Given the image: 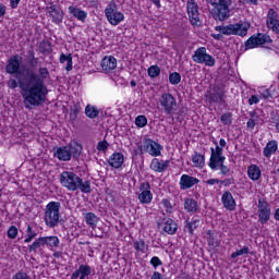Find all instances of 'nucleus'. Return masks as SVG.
<instances>
[{"label":"nucleus","mask_w":279,"mask_h":279,"mask_svg":"<svg viewBox=\"0 0 279 279\" xmlns=\"http://www.w3.org/2000/svg\"><path fill=\"white\" fill-rule=\"evenodd\" d=\"M49 77V69L39 66L38 73L32 69H27L19 81L10 78L7 83L8 88H21L22 97L24 99L25 108L29 109L31 106L38 108L47 101L49 88L45 84V80Z\"/></svg>","instance_id":"nucleus-1"},{"label":"nucleus","mask_w":279,"mask_h":279,"mask_svg":"<svg viewBox=\"0 0 279 279\" xmlns=\"http://www.w3.org/2000/svg\"><path fill=\"white\" fill-rule=\"evenodd\" d=\"M60 183L68 191H81V193H90V181H83L75 172L63 171L60 174Z\"/></svg>","instance_id":"nucleus-2"},{"label":"nucleus","mask_w":279,"mask_h":279,"mask_svg":"<svg viewBox=\"0 0 279 279\" xmlns=\"http://www.w3.org/2000/svg\"><path fill=\"white\" fill-rule=\"evenodd\" d=\"M208 5H211L209 12L215 21H228L230 19V5L232 0H206Z\"/></svg>","instance_id":"nucleus-3"},{"label":"nucleus","mask_w":279,"mask_h":279,"mask_svg":"<svg viewBox=\"0 0 279 279\" xmlns=\"http://www.w3.org/2000/svg\"><path fill=\"white\" fill-rule=\"evenodd\" d=\"M250 27H252V24L248 22H239L235 24L217 26L216 31L225 36H240L241 38H245L247 32H250Z\"/></svg>","instance_id":"nucleus-4"},{"label":"nucleus","mask_w":279,"mask_h":279,"mask_svg":"<svg viewBox=\"0 0 279 279\" xmlns=\"http://www.w3.org/2000/svg\"><path fill=\"white\" fill-rule=\"evenodd\" d=\"M82 145L77 143H73L68 146H61L54 151V158H58V160L63 162H69L71 158H80V156H82Z\"/></svg>","instance_id":"nucleus-5"},{"label":"nucleus","mask_w":279,"mask_h":279,"mask_svg":"<svg viewBox=\"0 0 279 279\" xmlns=\"http://www.w3.org/2000/svg\"><path fill=\"white\" fill-rule=\"evenodd\" d=\"M60 202H50L45 209V223L48 228H56L60 223Z\"/></svg>","instance_id":"nucleus-6"},{"label":"nucleus","mask_w":279,"mask_h":279,"mask_svg":"<svg viewBox=\"0 0 279 279\" xmlns=\"http://www.w3.org/2000/svg\"><path fill=\"white\" fill-rule=\"evenodd\" d=\"M159 104L161 106V112L167 114V117H173L178 114V100L170 93H165L159 98Z\"/></svg>","instance_id":"nucleus-7"},{"label":"nucleus","mask_w":279,"mask_h":279,"mask_svg":"<svg viewBox=\"0 0 279 279\" xmlns=\"http://www.w3.org/2000/svg\"><path fill=\"white\" fill-rule=\"evenodd\" d=\"M105 15L107 16V21H109L110 25H119V23H122V21L125 20V15L119 12L117 2L114 1L109 2L105 9Z\"/></svg>","instance_id":"nucleus-8"},{"label":"nucleus","mask_w":279,"mask_h":279,"mask_svg":"<svg viewBox=\"0 0 279 279\" xmlns=\"http://www.w3.org/2000/svg\"><path fill=\"white\" fill-rule=\"evenodd\" d=\"M193 62L196 64H205V66H215V59L206 51V47L197 48L192 56Z\"/></svg>","instance_id":"nucleus-9"},{"label":"nucleus","mask_w":279,"mask_h":279,"mask_svg":"<svg viewBox=\"0 0 279 279\" xmlns=\"http://www.w3.org/2000/svg\"><path fill=\"white\" fill-rule=\"evenodd\" d=\"M215 145L216 149L210 148L211 155L209 159V167L214 171L217 170V167H219V165L226 162V157L223 156V148L219 147V144L217 142H215Z\"/></svg>","instance_id":"nucleus-10"},{"label":"nucleus","mask_w":279,"mask_h":279,"mask_svg":"<svg viewBox=\"0 0 279 279\" xmlns=\"http://www.w3.org/2000/svg\"><path fill=\"white\" fill-rule=\"evenodd\" d=\"M186 10L191 24L194 27L199 26V5L195 0H187Z\"/></svg>","instance_id":"nucleus-11"},{"label":"nucleus","mask_w":279,"mask_h":279,"mask_svg":"<svg viewBox=\"0 0 279 279\" xmlns=\"http://www.w3.org/2000/svg\"><path fill=\"white\" fill-rule=\"evenodd\" d=\"M23 63V57L19 54L12 56L5 65V72L9 75H15V73H21V64Z\"/></svg>","instance_id":"nucleus-12"},{"label":"nucleus","mask_w":279,"mask_h":279,"mask_svg":"<svg viewBox=\"0 0 279 279\" xmlns=\"http://www.w3.org/2000/svg\"><path fill=\"white\" fill-rule=\"evenodd\" d=\"M257 208L260 223H267L271 217V207L269 206V203H267V201L259 199Z\"/></svg>","instance_id":"nucleus-13"},{"label":"nucleus","mask_w":279,"mask_h":279,"mask_svg":"<svg viewBox=\"0 0 279 279\" xmlns=\"http://www.w3.org/2000/svg\"><path fill=\"white\" fill-rule=\"evenodd\" d=\"M140 195L138 199L141 204H151V199H154V194H151V185L149 182H144L140 186Z\"/></svg>","instance_id":"nucleus-14"},{"label":"nucleus","mask_w":279,"mask_h":279,"mask_svg":"<svg viewBox=\"0 0 279 279\" xmlns=\"http://www.w3.org/2000/svg\"><path fill=\"white\" fill-rule=\"evenodd\" d=\"M266 25L268 29L275 34H279V19L278 13L274 9H269L266 16Z\"/></svg>","instance_id":"nucleus-15"},{"label":"nucleus","mask_w":279,"mask_h":279,"mask_svg":"<svg viewBox=\"0 0 279 279\" xmlns=\"http://www.w3.org/2000/svg\"><path fill=\"white\" fill-rule=\"evenodd\" d=\"M47 14L51 19L52 23L56 25H60L62 21H64V12L58 9L54 4H50L47 7Z\"/></svg>","instance_id":"nucleus-16"},{"label":"nucleus","mask_w":279,"mask_h":279,"mask_svg":"<svg viewBox=\"0 0 279 279\" xmlns=\"http://www.w3.org/2000/svg\"><path fill=\"white\" fill-rule=\"evenodd\" d=\"M144 149L150 156H160V151H162V146L158 144V142H154V140L148 138L144 142Z\"/></svg>","instance_id":"nucleus-17"},{"label":"nucleus","mask_w":279,"mask_h":279,"mask_svg":"<svg viewBox=\"0 0 279 279\" xmlns=\"http://www.w3.org/2000/svg\"><path fill=\"white\" fill-rule=\"evenodd\" d=\"M180 189L181 191H186L187 189H193L195 184H199V179L191 177L189 174H183L180 179Z\"/></svg>","instance_id":"nucleus-18"},{"label":"nucleus","mask_w":279,"mask_h":279,"mask_svg":"<svg viewBox=\"0 0 279 279\" xmlns=\"http://www.w3.org/2000/svg\"><path fill=\"white\" fill-rule=\"evenodd\" d=\"M90 274H93V268L89 265L82 264L78 266V269L71 275V279H86Z\"/></svg>","instance_id":"nucleus-19"},{"label":"nucleus","mask_w":279,"mask_h":279,"mask_svg":"<svg viewBox=\"0 0 279 279\" xmlns=\"http://www.w3.org/2000/svg\"><path fill=\"white\" fill-rule=\"evenodd\" d=\"M213 90L214 92L209 94V101L211 104H225L223 95H226V92H223V87L216 85Z\"/></svg>","instance_id":"nucleus-20"},{"label":"nucleus","mask_w":279,"mask_h":279,"mask_svg":"<svg viewBox=\"0 0 279 279\" xmlns=\"http://www.w3.org/2000/svg\"><path fill=\"white\" fill-rule=\"evenodd\" d=\"M221 202L223 207L227 210H235L236 209V201H234V196L230 191H226L221 196Z\"/></svg>","instance_id":"nucleus-21"},{"label":"nucleus","mask_w":279,"mask_h":279,"mask_svg":"<svg viewBox=\"0 0 279 279\" xmlns=\"http://www.w3.org/2000/svg\"><path fill=\"white\" fill-rule=\"evenodd\" d=\"M159 226L167 234H175L178 232V223L171 218H165Z\"/></svg>","instance_id":"nucleus-22"},{"label":"nucleus","mask_w":279,"mask_h":279,"mask_svg":"<svg viewBox=\"0 0 279 279\" xmlns=\"http://www.w3.org/2000/svg\"><path fill=\"white\" fill-rule=\"evenodd\" d=\"M150 169L157 173H162L169 169V160H159L158 158H154L150 163Z\"/></svg>","instance_id":"nucleus-23"},{"label":"nucleus","mask_w":279,"mask_h":279,"mask_svg":"<svg viewBox=\"0 0 279 279\" xmlns=\"http://www.w3.org/2000/svg\"><path fill=\"white\" fill-rule=\"evenodd\" d=\"M68 10L74 19L81 21V23H86V19L88 17V13H86V11L73 5H70Z\"/></svg>","instance_id":"nucleus-24"},{"label":"nucleus","mask_w":279,"mask_h":279,"mask_svg":"<svg viewBox=\"0 0 279 279\" xmlns=\"http://www.w3.org/2000/svg\"><path fill=\"white\" fill-rule=\"evenodd\" d=\"M101 69L106 71V73L114 71V69H117V59L112 56L105 57L101 61Z\"/></svg>","instance_id":"nucleus-25"},{"label":"nucleus","mask_w":279,"mask_h":279,"mask_svg":"<svg viewBox=\"0 0 279 279\" xmlns=\"http://www.w3.org/2000/svg\"><path fill=\"white\" fill-rule=\"evenodd\" d=\"M125 160V157L121 153H113L109 157V165L110 167H113V169H121L123 167V162Z\"/></svg>","instance_id":"nucleus-26"},{"label":"nucleus","mask_w":279,"mask_h":279,"mask_svg":"<svg viewBox=\"0 0 279 279\" xmlns=\"http://www.w3.org/2000/svg\"><path fill=\"white\" fill-rule=\"evenodd\" d=\"M276 151H278V142L276 140H272L266 144L263 154L265 158H271V156H274Z\"/></svg>","instance_id":"nucleus-27"},{"label":"nucleus","mask_w":279,"mask_h":279,"mask_svg":"<svg viewBox=\"0 0 279 279\" xmlns=\"http://www.w3.org/2000/svg\"><path fill=\"white\" fill-rule=\"evenodd\" d=\"M45 247V239L44 236L41 238H37L31 245H28V252L32 253H36V252H41L43 253V248Z\"/></svg>","instance_id":"nucleus-28"},{"label":"nucleus","mask_w":279,"mask_h":279,"mask_svg":"<svg viewBox=\"0 0 279 279\" xmlns=\"http://www.w3.org/2000/svg\"><path fill=\"white\" fill-rule=\"evenodd\" d=\"M247 175L253 182L260 180V168L256 165L248 166Z\"/></svg>","instance_id":"nucleus-29"},{"label":"nucleus","mask_w":279,"mask_h":279,"mask_svg":"<svg viewBox=\"0 0 279 279\" xmlns=\"http://www.w3.org/2000/svg\"><path fill=\"white\" fill-rule=\"evenodd\" d=\"M59 62H60V64H64V62H66L65 70L73 71V56L71 53H69L66 56V54H64V52H61Z\"/></svg>","instance_id":"nucleus-30"},{"label":"nucleus","mask_w":279,"mask_h":279,"mask_svg":"<svg viewBox=\"0 0 279 279\" xmlns=\"http://www.w3.org/2000/svg\"><path fill=\"white\" fill-rule=\"evenodd\" d=\"M199 206L197 205V201L194 198H185L184 199V209L186 213H196Z\"/></svg>","instance_id":"nucleus-31"},{"label":"nucleus","mask_w":279,"mask_h":279,"mask_svg":"<svg viewBox=\"0 0 279 279\" xmlns=\"http://www.w3.org/2000/svg\"><path fill=\"white\" fill-rule=\"evenodd\" d=\"M45 247H58L60 245V239L56 235L44 236Z\"/></svg>","instance_id":"nucleus-32"},{"label":"nucleus","mask_w":279,"mask_h":279,"mask_svg":"<svg viewBox=\"0 0 279 279\" xmlns=\"http://www.w3.org/2000/svg\"><path fill=\"white\" fill-rule=\"evenodd\" d=\"M85 221L93 230H95V228H97V223H99V217L93 213H87L85 215Z\"/></svg>","instance_id":"nucleus-33"},{"label":"nucleus","mask_w":279,"mask_h":279,"mask_svg":"<svg viewBox=\"0 0 279 279\" xmlns=\"http://www.w3.org/2000/svg\"><path fill=\"white\" fill-rule=\"evenodd\" d=\"M36 236H38V232L34 230L32 225H27L24 243H32Z\"/></svg>","instance_id":"nucleus-34"},{"label":"nucleus","mask_w":279,"mask_h":279,"mask_svg":"<svg viewBox=\"0 0 279 279\" xmlns=\"http://www.w3.org/2000/svg\"><path fill=\"white\" fill-rule=\"evenodd\" d=\"M192 162L194 167L202 168L204 167V165H206V158L204 157V155L195 153L192 157Z\"/></svg>","instance_id":"nucleus-35"},{"label":"nucleus","mask_w":279,"mask_h":279,"mask_svg":"<svg viewBox=\"0 0 279 279\" xmlns=\"http://www.w3.org/2000/svg\"><path fill=\"white\" fill-rule=\"evenodd\" d=\"M85 114L88 119H97L99 117V109L95 106L87 105L85 107Z\"/></svg>","instance_id":"nucleus-36"},{"label":"nucleus","mask_w":279,"mask_h":279,"mask_svg":"<svg viewBox=\"0 0 279 279\" xmlns=\"http://www.w3.org/2000/svg\"><path fill=\"white\" fill-rule=\"evenodd\" d=\"M255 40H257V45L259 47L260 45H267V43H274L269 35L263 33H258L257 35H255Z\"/></svg>","instance_id":"nucleus-37"},{"label":"nucleus","mask_w":279,"mask_h":279,"mask_svg":"<svg viewBox=\"0 0 279 279\" xmlns=\"http://www.w3.org/2000/svg\"><path fill=\"white\" fill-rule=\"evenodd\" d=\"M199 223H201L199 219L192 220L191 222L186 221L185 230H187L190 234H193V232H195V230L199 228Z\"/></svg>","instance_id":"nucleus-38"},{"label":"nucleus","mask_w":279,"mask_h":279,"mask_svg":"<svg viewBox=\"0 0 279 279\" xmlns=\"http://www.w3.org/2000/svg\"><path fill=\"white\" fill-rule=\"evenodd\" d=\"M134 250L141 252V254H145L147 252V244H145V240L135 241L133 243Z\"/></svg>","instance_id":"nucleus-39"},{"label":"nucleus","mask_w":279,"mask_h":279,"mask_svg":"<svg viewBox=\"0 0 279 279\" xmlns=\"http://www.w3.org/2000/svg\"><path fill=\"white\" fill-rule=\"evenodd\" d=\"M245 49H256L258 41L256 40V35L251 36L244 44Z\"/></svg>","instance_id":"nucleus-40"},{"label":"nucleus","mask_w":279,"mask_h":279,"mask_svg":"<svg viewBox=\"0 0 279 279\" xmlns=\"http://www.w3.org/2000/svg\"><path fill=\"white\" fill-rule=\"evenodd\" d=\"M169 82L173 86H177V84H180L182 82V76L178 72H173L169 75Z\"/></svg>","instance_id":"nucleus-41"},{"label":"nucleus","mask_w":279,"mask_h":279,"mask_svg":"<svg viewBox=\"0 0 279 279\" xmlns=\"http://www.w3.org/2000/svg\"><path fill=\"white\" fill-rule=\"evenodd\" d=\"M40 52L44 54L51 53V43L49 41H41L39 45Z\"/></svg>","instance_id":"nucleus-42"},{"label":"nucleus","mask_w":279,"mask_h":279,"mask_svg":"<svg viewBox=\"0 0 279 279\" xmlns=\"http://www.w3.org/2000/svg\"><path fill=\"white\" fill-rule=\"evenodd\" d=\"M220 121L223 125H232V113L227 112L220 117Z\"/></svg>","instance_id":"nucleus-43"},{"label":"nucleus","mask_w":279,"mask_h":279,"mask_svg":"<svg viewBox=\"0 0 279 279\" xmlns=\"http://www.w3.org/2000/svg\"><path fill=\"white\" fill-rule=\"evenodd\" d=\"M147 73L149 77H158L160 75V68L158 65H151L148 68Z\"/></svg>","instance_id":"nucleus-44"},{"label":"nucleus","mask_w":279,"mask_h":279,"mask_svg":"<svg viewBox=\"0 0 279 279\" xmlns=\"http://www.w3.org/2000/svg\"><path fill=\"white\" fill-rule=\"evenodd\" d=\"M245 254H250V247L243 246V248L238 250L231 254V258H238V256H243Z\"/></svg>","instance_id":"nucleus-45"},{"label":"nucleus","mask_w":279,"mask_h":279,"mask_svg":"<svg viewBox=\"0 0 279 279\" xmlns=\"http://www.w3.org/2000/svg\"><path fill=\"white\" fill-rule=\"evenodd\" d=\"M135 125L137 128H145V125H147V117L145 116H138L136 119H135Z\"/></svg>","instance_id":"nucleus-46"},{"label":"nucleus","mask_w":279,"mask_h":279,"mask_svg":"<svg viewBox=\"0 0 279 279\" xmlns=\"http://www.w3.org/2000/svg\"><path fill=\"white\" fill-rule=\"evenodd\" d=\"M9 239H16L19 236V229L14 226H11L7 232Z\"/></svg>","instance_id":"nucleus-47"},{"label":"nucleus","mask_w":279,"mask_h":279,"mask_svg":"<svg viewBox=\"0 0 279 279\" xmlns=\"http://www.w3.org/2000/svg\"><path fill=\"white\" fill-rule=\"evenodd\" d=\"M28 63L31 66H36V64H38V58H36L34 50L28 51Z\"/></svg>","instance_id":"nucleus-48"},{"label":"nucleus","mask_w":279,"mask_h":279,"mask_svg":"<svg viewBox=\"0 0 279 279\" xmlns=\"http://www.w3.org/2000/svg\"><path fill=\"white\" fill-rule=\"evenodd\" d=\"M150 265L154 267V269H158V267H162V260H160V257L154 256L150 259Z\"/></svg>","instance_id":"nucleus-49"},{"label":"nucleus","mask_w":279,"mask_h":279,"mask_svg":"<svg viewBox=\"0 0 279 279\" xmlns=\"http://www.w3.org/2000/svg\"><path fill=\"white\" fill-rule=\"evenodd\" d=\"M108 147H110V144H108V142L106 140L98 142L97 145V150L98 151H106V149H108Z\"/></svg>","instance_id":"nucleus-50"},{"label":"nucleus","mask_w":279,"mask_h":279,"mask_svg":"<svg viewBox=\"0 0 279 279\" xmlns=\"http://www.w3.org/2000/svg\"><path fill=\"white\" fill-rule=\"evenodd\" d=\"M208 245L215 250V247H219V241L215 240V238L213 235H210L208 239Z\"/></svg>","instance_id":"nucleus-51"},{"label":"nucleus","mask_w":279,"mask_h":279,"mask_svg":"<svg viewBox=\"0 0 279 279\" xmlns=\"http://www.w3.org/2000/svg\"><path fill=\"white\" fill-rule=\"evenodd\" d=\"M260 101V97H258V95H252L248 98V106H254L256 104H258Z\"/></svg>","instance_id":"nucleus-52"},{"label":"nucleus","mask_w":279,"mask_h":279,"mask_svg":"<svg viewBox=\"0 0 279 279\" xmlns=\"http://www.w3.org/2000/svg\"><path fill=\"white\" fill-rule=\"evenodd\" d=\"M12 279H29V275H27V272L19 271L12 277Z\"/></svg>","instance_id":"nucleus-53"},{"label":"nucleus","mask_w":279,"mask_h":279,"mask_svg":"<svg viewBox=\"0 0 279 279\" xmlns=\"http://www.w3.org/2000/svg\"><path fill=\"white\" fill-rule=\"evenodd\" d=\"M218 167H220V173L222 175H229L230 174V168H228V166L220 163L218 165Z\"/></svg>","instance_id":"nucleus-54"},{"label":"nucleus","mask_w":279,"mask_h":279,"mask_svg":"<svg viewBox=\"0 0 279 279\" xmlns=\"http://www.w3.org/2000/svg\"><path fill=\"white\" fill-rule=\"evenodd\" d=\"M220 184H222L223 186H230L234 184V178L225 179L222 181L220 180Z\"/></svg>","instance_id":"nucleus-55"},{"label":"nucleus","mask_w":279,"mask_h":279,"mask_svg":"<svg viewBox=\"0 0 279 279\" xmlns=\"http://www.w3.org/2000/svg\"><path fill=\"white\" fill-rule=\"evenodd\" d=\"M260 96L263 97V99H271V93L269 92V89H264L263 92H260Z\"/></svg>","instance_id":"nucleus-56"},{"label":"nucleus","mask_w":279,"mask_h":279,"mask_svg":"<svg viewBox=\"0 0 279 279\" xmlns=\"http://www.w3.org/2000/svg\"><path fill=\"white\" fill-rule=\"evenodd\" d=\"M80 107H74L72 110H71V117L72 119H77V116L80 114Z\"/></svg>","instance_id":"nucleus-57"},{"label":"nucleus","mask_w":279,"mask_h":279,"mask_svg":"<svg viewBox=\"0 0 279 279\" xmlns=\"http://www.w3.org/2000/svg\"><path fill=\"white\" fill-rule=\"evenodd\" d=\"M19 3H21V0H10V7L12 10H16L19 8Z\"/></svg>","instance_id":"nucleus-58"},{"label":"nucleus","mask_w":279,"mask_h":279,"mask_svg":"<svg viewBox=\"0 0 279 279\" xmlns=\"http://www.w3.org/2000/svg\"><path fill=\"white\" fill-rule=\"evenodd\" d=\"M246 125H247V128H250V130H254V128H256V120L250 119V120L246 122Z\"/></svg>","instance_id":"nucleus-59"},{"label":"nucleus","mask_w":279,"mask_h":279,"mask_svg":"<svg viewBox=\"0 0 279 279\" xmlns=\"http://www.w3.org/2000/svg\"><path fill=\"white\" fill-rule=\"evenodd\" d=\"M205 183L209 184V186H213L215 184H220V180L219 179H209V180L205 181Z\"/></svg>","instance_id":"nucleus-60"},{"label":"nucleus","mask_w":279,"mask_h":279,"mask_svg":"<svg viewBox=\"0 0 279 279\" xmlns=\"http://www.w3.org/2000/svg\"><path fill=\"white\" fill-rule=\"evenodd\" d=\"M5 16V5L0 3V19Z\"/></svg>","instance_id":"nucleus-61"},{"label":"nucleus","mask_w":279,"mask_h":279,"mask_svg":"<svg viewBox=\"0 0 279 279\" xmlns=\"http://www.w3.org/2000/svg\"><path fill=\"white\" fill-rule=\"evenodd\" d=\"M245 3H248L250 5H258V0H244Z\"/></svg>","instance_id":"nucleus-62"},{"label":"nucleus","mask_w":279,"mask_h":279,"mask_svg":"<svg viewBox=\"0 0 279 279\" xmlns=\"http://www.w3.org/2000/svg\"><path fill=\"white\" fill-rule=\"evenodd\" d=\"M151 3H154V5H156V8H161V4H160V0H150Z\"/></svg>","instance_id":"nucleus-63"},{"label":"nucleus","mask_w":279,"mask_h":279,"mask_svg":"<svg viewBox=\"0 0 279 279\" xmlns=\"http://www.w3.org/2000/svg\"><path fill=\"white\" fill-rule=\"evenodd\" d=\"M275 219L279 221V208L275 211Z\"/></svg>","instance_id":"nucleus-64"}]
</instances>
